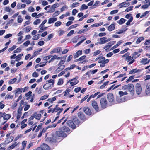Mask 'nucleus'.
I'll return each instance as SVG.
<instances>
[{
  "label": "nucleus",
  "mask_w": 150,
  "mask_h": 150,
  "mask_svg": "<svg viewBox=\"0 0 150 150\" xmlns=\"http://www.w3.org/2000/svg\"><path fill=\"white\" fill-rule=\"evenodd\" d=\"M142 88L140 84L139 83H137L136 85V91L137 94L139 95L141 93Z\"/></svg>",
  "instance_id": "39448f33"
},
{
  "label": "nucleus",
  "mask_w": 150,
  "mask_h": 150,
  "mask_svg": "<svg viewBox=\"0 0 150 150\" xmlns=\"http://www.w3.org/2000/svg\"><path fill=\"white\" fill-rule=\"evenodd\" d=\"M83 111L85 113L88 115H90L91 114V110L87 107H86L83 108Z\"/></svg>",
  "instance_id": "2eb2a0df"
},
{
  "label": "nucleus",
  "mask_w": 150,
  "mask_h": 150,
  "mask_svg": "<svg viewBox=\"0 0 150 150\" xmlns=\"http://www.w3.org/2000/svg\"><path fill=\"white\" fill-rule=\"evenodd\" d=\"M58 66L59 67L56 70V71L57 72H59L61 71L65 67V66L64 65H60Z\"/></svg>",
  "instance_id": "6ab92c4d"
},
{
  "label": "nucleus",
  "mask_w": 150,
  "mask_h": 150,
  "mask_svg": "<svg viewBox=\"0 0 150 150\" xmlns=\"http://www.w3.org/2000/svg\"><path fill=\"white\" fill-rule=\"evenodd\" d=\"M53 37V35L52 34H50L47 37V39L46 40V41H47L50 40L51 38H52Z\"/></svg>",
  "instance_id": "69168bd1"
},
{
  "label": "nucleus",
  "mask_w": 150,
  "mask_h": 150,
  "mask_svg": "<svg viewBox=\"0 0 150 150\" xmlns=\"http://www.w3.org/2000/svg\"><path fill=\"white\" fill-rule=\"evenodd\" d=\"M30 42L29 40H27L23 44V45L27 47L30 44Z\"/></svg>",
  "instance_id": "774afa93"
},
{
  "label": "nucleus",
  "mask_w": 150,
  "mask_h": 150,
  "mask_svg": "<svg viewBox=\"0 0 150 150\" xmlns=\"http://www.w3.org/2000/svg\"><path fill=\"white\" fill-rule=\"evenodd\" d=\"M62 22L61 21H57L55 23L54 26H55L58 27L60 26Z\"/></svg>",
  "instance_id": "5fc2aeb1"
},
{
  "label": "nucleus",
  "mask_w": 150,
  "mask_h": 150,
  "mask_svg": "<svg viewBox=\"0 0 150 150\" xmlns=\"http://www.w3.org/2000/svg\"><path fill=\"white\" fill-rule=\"evenodd\" d=\"M58 105H57L56 106L55 108H50L51 106H50L48 107V108L50 110H48V112L50 113L52 112V113L54 112H57L59 110V108L58 107Z\"/></svg>",
  "instance_id": "0eeeda50"
},
{
  "label": "nucleus",
  "mask_w": 150,
  "mask_h": 150,
  "mask_svg": "<svg viewBox=\"0 0 150 150\" xmlns=\"http://www.w3.org/2000/svg\"><path fill=\"white\" fill-rule=\"evenodd\" d=\"M144 38L143 37H139L136 41V43L137 44L140 43L141 42V41L142 40H144Z\"/></svg>",
  "instance_id": "c9c22d12"
},
{
  "label": "nucleus",
  "mask_w": 150,
  "mask_h": 150,
  "mask_svg": "<svg viewBox=\"0 0 150 150\" xmlns=\"http://www.w3.org/2000/svg\"><path fill=\"white\" fill-rule=\"evenodd\" d=\"M22 38H23V36H21V37H19L18 38V39H17V40H18L17 43H18V44H20L23 42V41H21Z\"/></svg>",
  "instance_id": "49530a36"
},
{
  "label": "nucleus",
  "mask_w": 150,
  "mask_h": 150,
  "mask_svg": "<svg viewBox=\"0 0 150 150\" xmlns=\"http://www.w3.org/2000/svg\"><path fill=\"white\" fill-rule=\"evenodd\" d=\"M88 6L85 4H83L81 5V7L80 8L79 10L80 11L83 10H84L88 8Z\"/></svg>",
  "instance_id": "7c9ffc66"
},
{
  "label": "nucleus",
  "mask_w": 150,
  "mask_h": 150,
  "mask_svg": "<svg viewBox=\"0 0 150 150\" xmlns=\"http://www.w3.org/2000/svg\"><path fill=\"white\" fill-rule=\"evenodd\" d=\"M40 22L41 20L39 19H37L33 22V24L34 25H37L40 23Z\"/></svg>",
  "instance_id": "37998d69"
},
{
  "label": "nucleus",
  "mask_w": 150,
  "mask_h": 150,
  "mask_svg": "<svg viewBox=\"0 0 150 150\" xmlns=\"http://www.w3.org/2000/svg\"><path fill=\"white\" fill-rule=\"evenodd\" d=\"M11 117V115L9 114H7L4 115L3 118L4 120L9 119Z\"/></svg>",
  "instance_id": "72a5a7b5"
},
{
  "label": "nucleus",
  "mask_w": 150,
  "mask_h": 150,
  "mask_svg": "<svg viewBox=\"0 0 150 150\" xmlns=\"http://www.w3.org/2000/svg\"><path fill=\"white\" fill-rule=\"evenodd\" d=\"M133 7L132 6H130L128 7L125 9V12H128L132 10Z\"/></svg>",
  "instance_id": "a18cd8bd"
},
{
  "label": "nucleus",
  "mask_w": 150,
  "mask_h": 150,
  "mask_svg": "<svg viewBox=\"0 0 150 150\" xmlns=\"http://www.w3.org/2000/svg\"><path fill=\"white\" fill-rule=\"evenodd\" d=\"M61 50V47H58L56 48H54L51 51L50 53L51 54H52L55 53H59L60 52Z\"/></svg>",
  "instance_id": "dca6fc26"
},
{
  "label": "nucleus",
  "mask_w": 150,
  "mask_h": 150,
  "mask_svg": "<svg viewBox=\"0 0 150 150\" xmlns=\"http://www.w3.org/2000/svg\"><path fill=\"white\" fill-rule=\"evenodd\" d=\"M50 148L47 145L43 144L40 147L37 148V150H49Z\"/></svg>",
  "instance_id": "20e7f679"
},
{
  "label": "nucleus",
  "mask_w": 150,
  "mask_h": 150,
  "mask_svg": "<svg viewBox=\"0 0 150 150\" xmlns=\"http://www.w3.org/2000/svg\"><path fill=\"white\" fill-rule=\"evenodd\" d=\"M21 49L20 48H18L14 51V53H18L19 52H21Z\"/></svg>",
  "instance_id": "338daca9"
},
{
  "label": "nucleus",
  "mask_w": 150,
  "mask_h": 150,
  "mask_svg": "<svg viewBox=\"0 0 150 150\" xmlns=\"http://www.w3.org/2000/svg\"><path fill=\"white\" fill-rule=\"evenodd\" d=\"M79 3L78 2H76L73 3L72 4V7L73 8H74L76 7H77L79 5Z\"/></svg>",
  "instance_id": "e2e57ef3"
},
{
  "label": "nucleus",
  "mask_w": 150,
  "mask_h": 150,
  "mask_svg": "<svg viewBox=\"0 0 150 150\" xmlns=\"http://www.w3.org/2000/svg\"><path fill=\"white\" fill-rule=\"evenodd\" d=\"M126 20L124 19L123 18H121L119 21H117V22L120 25H122L123 24Z\"/></svg>",
  "instance_id": "c756f323"
},
{
  "label": "nucleus",
  "mask_w": 150,
  "mask_h": 150,
  "mask_svg": "<svg viewBox=\"0 0 150 150\" xmlns=\"http://www.w3.org/2000/svg\"><path fill=\"white\" fill-rule=\"evenodd\" d=\"M16 80L17 79L16 78H14L10 79L8 83L9 84H13L16 81Z\"/></svg>",
  "instance_id": "e433bc0d"
},
{
  "label": "nucleus",
  "mask_w": 150,
  "mask_h": 150,
  "mask_svg": "<svg viewBox=\"0 0 150 150\" xmlns=\"http://www.w3.org/2000/svg\"><path fill=\"white\" fill-rule=\"evenodd\" d=\"M111 40V39L108 38L107 39L106 37H103L100 38L99 39V44H103L106 43Z\"/></svg>",
  "instance_id": "7ed1b4c3"
},
{
  "label": "nucleus",
  "mask_w": 150,
  "mask_h": 150,
  "mask_svg": "<svg viewBox=\"0 0 150 150\" xmlns=\"http://www.w3.org/2000/svg\"><path fill=\"white\" fill-rule=\"evenodd\" d=\"M92 106L93 108L97 112L99 111V107L97 102L95 101H93L92 102Z\"/></svg>",
  "instance_id": "9d476101"
},
{
  "label": "nucleus",
  "mask_w": 150,
  "mask_h": 150,
  "mask_svg": "<svg viewBox=\"0 0 150 150\" xmlns=\"http://www.w3.org/2000/svg\"><path fill=\"white\" fill-rule=\"evenodd\" d=\"M61 129L64 132H69V128L66 127H64L61 128Z\"/></svg>",
  "instance_id": "473e14b6"
},
{
  "label": "nucleus",
  "mask_w": 150,
  "mask_h": 150,
  "mask_svg": "<svg viewBox=\"0 0 150 150\" xmlns=\"http://www.w3.org/2000/svg\"><path fill=\"white\" fill-rule=\"evenodd\" d=\"M67 119V118H65V117H63L62 119H61L60 120H59L57 123V124H59L62 121L64 120V122L62 123V125H63L64 123L66 121Z\"/></svg>",
  "instance_id": "2f4dec72"
},
{
  "label": "nucleus",
  "mask_w": 150,
  "mask_h": 150,
  "mask_svg": "<svg viewBox=\"0 0 150 150\" xmlns=\"http://www.w3.org/2000/svg\"><path fill=\"white\" fill-rule=\"evenodd\" d=\"M67 124L68 126L73 129H75L76 127L75 124L72 120H68L67 122Z\"/></svg>",
  "instance_id": "1a4fd4ad"
},
{
  "label": "nucleus",
  "mask_w": 150,
  "mask_h": 150,
  "mask_svg": "<svg viewBox=\"0 0 150 150\" xmlns=\"http://www.w3.org/2000/svg\"><path fill=\"white\" fill-rule=\"evenodd\" d=\"M23 107H19L18 110V114L17 116V118L19 119L21 115V111L23 109Z\"/></svg>",
  "instance_id": "a211bd4d"
},
{
  "label": "nucleus",
  "mask_w": 150,
  "mask_h": 150,
  "mask_svg": "<svg viewBox=\"0 0 150 150\" xmlns=\"http://www.w3.org/2000/svg\"><path fill=\"white\" fill-rule=\"evenodd\" d=\"M50 86L51 85H50L49 84L47 83L43 85V88L46 90H48L49 89H51L52 87Z\"/></svg>",
  "instance_id": "4be33fe9"
},
{
  "label": "nucleus",
  "mask_w": 150,
  "mask_h": 150,
  "mask_svg": "<svg viewBox=\"0 0 150 150\" xmlns=\"http://www.w3.org/2000/svg\"><path fill=\"white\" fill-rule=\"evenodd\" d=\"M78 117L81 119L83 120H85V117L84 114L81 112H79L78 113Z\"/></svg>",
  "instance_id": "b1692460"
},
{
  "label": "nucleus",
  "mask_w": 150,
  "mask_h": 150,
  "mask_svg": "<svg viewBox=\"0 0 150 150\" xmlns=\"http://www.w3.org/2000/svg\"><path fill=\"white\" fill-rule=\"evenodd\" d=\"M57 124H52L51 125H50L47 127H46L45 128V130H47V129H48L50 127H55L56 126Z\"/></svg>",
  "instance_id": "6e6d98bb"
},
{
  "label": "nucleus",
  "mask_w": 150,
  "mask_h": 150,
  "mask_svg": "<svg viewBox=\"0 0 150 150\" xmlns=\"http://www.w3.org/2000/svg\"><path fill=\"white\" fill-rule=\"evenodd\" d=\"M23 55V54H20L18 55L16 57V61H18L20 60L21 59V57Z\"/></svg>",
  "instance_id": "58836bf2"
},
{
  "label": "nucleus",
  "mask_w": 150,
  "mask_h": 150,
  "mask_svg": "<svg viewBox=\"0 0 150 150\" xmlns=\"http://www.w3.org/2000/svg\"><path fill=\"white\" fill-rule=\"evenodd\" d=\"M103 23L102 22V23H95L94 24L92 25L91 26V27H98L99 26H100Z\"/></svg>",
  "instance_id": "13d9d810"
},
{
  "label": "nucleus",
  "mask_w": 150,
  "mask_h": 150,
  "mask_svg": "<svg viewBox=\"0 0 150 150\" xmlns=\"http://www.w3.org/2000/svg\"><path fill=\"white\" fill-rule=\"evenodd\" d=\"M130 5V3L129 2H122L120 4L119 6H120L119 8H121L122 7H126L128 6H129Z\"/></svg>",
  "instance_id": "ddd939ff"
},
{
  "label": "nucleus",
  "mask_w": 150,
  "mask_h": 150,
  "mask_svg": "<svg viewBox=\"0 0 150 150\" xmlns=\"http://www.w3.org/2000/svg\"><path fill=\"white\" fill-rule=\"evenodd\" d=\"M47 82L51 85V86L52 87H53L54 86V84L55 83V80L53 79H51L48 80L47 81Z\"/></svg>",
  "instance_id": "5701e85b"
},
{
  "label": "nucleus",
  "mask_w": 150,
  "mask_h": 150,
  "mask_svg": "<svg viewBox=\"0 0 150 150\" xmlns=\"http://www.w3.org/2000/svg\"><path fill=\"white\" fill-rule=\"evenodd\" d=\"M91 71L90 70L82 76V78L83 79H86V75L88 76V77H89L90 76V74H91Z\"/></svg>",
  "instance_id": "c85d7f7f"
},
{
  "label": "nucleus",
  "mask_w": 150,
  "mask_h": 150,
  "mask_svg": "<svg viewBox=\"0 0 150 150\" xmlns=\"http://www.w3.org/2000/svg\"><path fill=\"white\" fill-rule=\"evenodd\" d=\"M79 38L78 36H76L74 37L72 39V42L74 43H76L78 41V39Z\"/></svg>",
  "instance_id": "f704fd0d"
},
{
  "label": "nucleus",
  "mask_w": 150,
  "mask_h": 150,
  "mask_svg": "<svg viewBox=\"0 0 150 150\" xmlns=\"http://www.w3.org/2000/svg\"><path fill=\"white\" fill-rule=\"evenodd\" d=\"M78 77H76L75 78L69 80L68 83H70L71 86L76 85L79 82V81L78 80Z\"/></svg>",
  "instance_id": "f257e3e1"
},
{
  "label": "nucleus",
  "mask_w": 150,
  "mask_h": 150,
  "mask_svg": "<svg viewBox=\"0 0 150 150\" xmlns=\"http://www.w3.org/2000/svg\"><path fill=\"white\" fill-rule=\"evenodd\" d=\"M119 94L120 96L121 97L124 95H127V93L126 92H123L122 91H120L119 92Z\"/></svg>",
  "instance_id": "ea45409f"
},
{
  "label": "nucleus",
  "mask_w": 150,
  "mask_h": 150,
  "mask_svg": "<svg viewBox=\"0 0 150 150\" xmlns=\"http://www.w3.org/2000/svg\"><path fill=\"white\" fill-rule=\"evenodd\" d=\"M150 62V59L148 60L146 58L142 59L140 62L141 63L144 64H148Z\"/></svg>",
  "instance_id": "f3484780"
},
{
  "label": "nucleus",
  "mask_w": 150,
  "mask_h": 150,
  "mask_svg": "<svg viewBox=\"0 0 150 150\" xmlns=\"http://www.w3.org/2000/svg\"><path fill=\"white\" fill-rule=\"evenodd\" d=\"M68 8V7L67 6H63L61 9V11L62 12L65 9H67Z\"/></svg>",
  "instance_id": "0e129e2a"
},
{
  "label": "nucleus",
  "mask_w": 150,
  "mask_h": 150,
  "mask_svg": "<svg viewBox=\"0 0 150 150\" xmlns=\"http://www.w3.org/2000/svg\"><path fill=\"white\" fill-rule=\"evenodd\" d=\"M31 29V27L30 26H28L24 28V29H25L26 32L27 33L29 32Z\"/></svg>",
  "instance_id": "3c124183"
},
{
  "label": "nucleus",
  "mask_w": 150,
  "mask_h": 150,
  "mask_svg": "<svg viewBox=\"0 0 150 150\" xmlns=\"http://www.w3.org/2000/svg\"><path fill=\"white\" fill-rule=\"evenodd\" d=\"M13 139L14 138L13 136H11L10 137H9V139H7V142L8 143H9L10 142H11L13 140Z\"/></svg>",
  "instance_id": "de8ad7c7"
},
{
  "label": "nucleus",
  "mask_w": 150,
  "mask_h": 150,
  "mask_svg": "<svg viewBox=\"0 0 150 150\" xmlns=\"http://www.w3.org/2000/svg\"><path fill=\"white\" fill-rule=\"evenodd\" d=\"M55 134L58 137H65V132H64L61 129V128L59 129V131L56 132Z\"/></svg>",
  "instance_id": "6e6552de"
},
{
  "label": "nucleus",
  "mask_w": 150,
  "mask_h": 150,
  "mask_svg": "<svg viewBox=\"0 0 150 150\" xmlns=\"http://www.w3.org/2000/svg\"><path fill=\"white\" fill-rule=\"evenodd\" d=\"M57 20L56 18L53 17L49 18L48 20V23L49 24H51L54 23Z\"/></svg>",
  "instance_id": "aec40b11"
},
{
  "label": "nucleus",
  "mask_w": 150,
  "mask_h": 150,
  "mask_svg": "<svg viewBox=\"0 0 150 150\" xmlns=\"http://www.w3.org/2000/svg\"><path fill=\"white\" fill-rule=\"evenodd\" d=\"M135 59L132 56H130L128 57L127 58H125V60L127 61V62H129L128 64V65H130L132 64L135 61Z\"/></svg>",
  "instance_id": "423d86ee"
},
{
  "label": "nucleus",
  "mask_w": 150,
  "mask_h": 150,
  "mask_svg": "<svg viewBox=\"0 0 150 150\" xmlns=\"http://www.w3.org/2000/svg\"><path fill=\"white\" fill-rule=\"evenodd\" d=\"M127 87L129 90L131 92H132L134 91V87L132 84H128L127 86H124L122 87L123 89H125V88Z\"/></svg>",
  "instance_id": "f8f14e48"
},
{
  "label": "nucleus",
  "mask_w": 150,
  "mask_h": 150,
  "mask_svg": "<svg viewBox=\"0 0 150 150\" xmlns=\"http://www.w3.org/2000/svg\"><path fill=\"white\" fill-rule=\"evenodd\" d=\"M100 93V92H98L96 93H95L94 94H92L90 96V98H95L96 97V96H97L98 94H99Z\"/></svg>",
  "instance_id": "c03bdc74"
},
{
  "label": "nucleus",
  "mask_w": 150,
  "mask_h": 150,
  "mask_svg": "<svg viewBox=\"0 0 150 150\" xmlns=\"http://www.w3.org/2000/svg\"><path fill=\"white\" fill-rule=\"evenodd\" d=\"M40 35L39 34H37L34 36L32 38V39L34 40H38L40 37Z\"/></svg>",
  "instance_id": "a19ab883"
},
{
  "label": "nucleus",
  "mask_w": 150,
  "mask_h": 150,
  "mask_svg": "<svg viewBox=\"0 0 150 150\" xmlns=\"http://www.w3.org/2000/svg\"><path fill=\"white\" fill-rule=\"evenodd\" d=\"M23 19L21 18L20 15H19L18 16L17 21L18 23H21L23 21Z\"/></svg>",
  "instance_id": "09e8293b"
},
{
  "label": "nucleus",
  "mask_w": 150,
  "mask_h": 150,
  "mask_svg": "<svg viewBox=\"0 0 150 150\" xmlns=\"http://www.w3.org/2000/svg\"><path fill=\"white\" fill-rule=\"evenodd\" d=\"M105 59V58L104 57H103L101 58H100L99 60L98 61V63H101L103 62L104 60Z\"/></svg>",
  "instance_id": "052dcab7"
},
{
  "label": "nucleus",
  "mask_w": 150,
  "mask_h": 150,
  "mask_svg": "<svg viewBox=\"0 0 150 150\" xmlns=\"http://www.w3.org/2000/svg\"><path fill=\"white\" fill-rule=\"evenodd\" d=\"M108 100L110 102L112 103L114 101V98L113 94L112 93H108L107 96Z\"/></svg>",
  "instance_id": "9b49d317"
},
{
  "label": "nucleus",
  "mask_w": 150,
  "mask_h": 150,
  "mask_svg": "<svg viewBox=\"0 0 150 150\" xmlns=\"http://www.w3.org/2000/svg\"><path fill=\"white\" fill-rule=\"evenodd\" d=\"M138 54L139 53L138 52H135L132 54V56L133 57H134V58L135 59L136 58L138 57L140 55H139L137 56H136V55Z\"/></svg>",
  "instance_id": "79ce46f5"
},
{
  "label": "nucleus",
  "mask_w": 150,
  "mask_h": 150,
  "mask_svg": "<svg viewBox=\"0 0 150 150\" xmlns=\"http://www.w3.org/2000/svg\"><path fill=\"white\" fill-rule=\"evenodd\" d=\"M101 107L103 109L105 108L107 106V102L105 98H102L100 100Z\"/></svg>",
  "instance_id": "f03ea898"
},
{
  "label": "nucleus",
  "mask_w": 150,
  "mask_h": 150,
  "mask_svg": "<svg viewBox=\"0 0 150 150\" xmlns=\"http://www.w3.org/2000/svg\"><path fill=\"white\" fill-rule=\"evenodd\" d=\"M133 20V17L132 16H131L130 18H129V19L126 23V25L127 26L129 25L130 24V23Z\"/></svg>",
  "instance_id": "4c0bfd02"
},
{
  "label": "nucleus",
  "mask_w": 150,
  "mask_h": 150,
  "mask_svg": "<svg viewBox=\"0 0 150 150\" xmlns=\"http://www.w3.org/2000/svg\"><path fill=\"white\" fill-rule=\"evenodd\" d=\"M115 28V25L112 23L110 25L108 28V30L110 31H111L114 30Z\"/></svg>",
  "instance_id": "393cba45"
},
{
  "label": "nucleus",
  "mask_w": 150,
  "mask_h": 150,
  "mask_svg": "<svg viewBox=\"0 0 150 150\" xmlns=\"http://www.w3.org/2000/svg\"><path fill=\"white\" fill-rule=\"evenodd\" d=\"M109 81H107L104 83L100 87V89H103L105 87L108 83Z\"/></svg>",
  "instance_id": "4d7b16f0"
},
{
  "label": "nucleus",
  "mask_w": 150,
  "mask_h": 150,
  "mask_svg": "<svg viewBox=\"0 0 150 150\" xmlns=\"http://www.w3.org/2000/svg\"><path fill=\"white\" fill-rule=\"evenodd\" d=\"M19 143H17L16 142H15L13 144L10 146H9L7 149V150H12L16 146L19 144Z\"/></svg>",
  "instance_id": "4468645a"
},
{
  "label": "nucleus",
  "mask_w": 150,
  "mask_h": 150,
  "mask_svg": "<svg viewBox=\"0 0 150 150\" xmlns=\"http://www.w3.org/2000/svg\"><path fill=\"white\" fill-rule=\"evenodd\" d=\"M146 93L147 95L150 94V83H148L146 86Z\"/></svg>",
  "instance_id": "a878e982"
},
{
  "label": "nucleus",
  "mask_w": 150,
  "mask_h": 150,
  "mask_svg": "<svg viewBox=\"0 0 150 150\" xmlns=\"http://www.w3.org/2000/svg\"><path fill=\"white\" fill-rule=\"evenodd\" d=\"M27 141H24L22 143V147L20 150H24L25 149L26 146Z\"/></svg>",
  "instance_id": "cd10ccee"
},
{
  "label": "nucleus",
  "mask_w": 150,
  "mask_h": 150,
  "mask_svg": "<svg viewBox=\"0 0 150 150\" xmlns=\"http://www.w3.org/2000/svg\"><path fill=\"white\" fill-rule=\"evenodd\" d=\"M116 100L118 103L126 101V100L125 98H122L120 96L117 97L116 99Z\"/></svg>",
  "instance_id": "412c9836"
},
{
  "label": "nucleus",
  "mask_w": 150,
  "mask_h": 150,
  "mask_svg": "<svg viewBox=\"0 0 150 150\" xmlns=\"http://www.w3.org/2000/svg\"><path fill=\"white\" fill-rule=\"evenodd\" d=\"M52 57V55H49L48 56L45 57L43 59L44 60H46L45 62H47V60L49 59Z\"/></svg>",
  "instance_id": "680f3d73"
},
{
  "label": "nucleus",
  "mask_w": 150,
  "mask_h": 150,
  "mask_svg": "<svg viewBox=\"0 0 150 150\" xmlns=\"http://www.w3.org/2000/svg\"><path fill=\"white\" fill-rule=\"evenodd\" d=\"M23 88H17L16 89V93H21L23 92Z\"/></svg>",
  "instance_id": "bf43d9fd"
},
{
  "label": "nucleus",
  "mask_w": 150,
  "mask_h": 150,
  "mask_svg": "<svg viewBox=\"0 0 150 150\" xmlns=\"http://www.w3.org/2000/svg\"><path fill=\"white\" fill-rule=\"evenodd\" d=\"M5 11L7 12H10L11 15L13 13L14 11H12V9L9 7H6L5 8Z\"/></svg>",
  "instance_id": "bb28decb"
},
{
  "label": "nucleus",
  "mask_w": 150,
  "mask_h": 150,
  "mask_svg": "<svg viewBox=\"0 0 150 150\" xmlns=\"http://www.w3.org/2000/svg\"><path fill=\"white\" fill-rule=\"evenodd\" d=\"M48 95H45L41 97L40 100H43L45 99L48 97Z\"/></svg>",
  "instance_id": "603ef678"
},
{
  "label": "nucleus",
  "mask_w": 150,
  "mask_h": 150,
  "mask_svg": "<svg viewBox=\"0 0 150 150\" xmlns=\"http://www.w3.org/2000/svg\"><path fill=\"white\" fill-rule=\"evenodd\" d=\"M63 79H62L60 78L59 79V80L58 82L57 83L58 85H61L63 84Z\"/></svg>",
  "instance_id": "8fccbe9b"
},
{
  "label": "nucleus",
  "mask_w": 150,
  "mask_h": 150,
  "mask_svg": "<svg viewBox=\"0 0 150 150\" xmlns=\"http://www.w3.org/2000/svg\"><path fill=\"white\" fill-rule=\"evenodd\" d=\"M58 35L59 36H61L63 35L64 33V31L63 30L60 29L58 32Z\"/></svg>",
  "instance_id": "864d4df0"
}]
</instances>
